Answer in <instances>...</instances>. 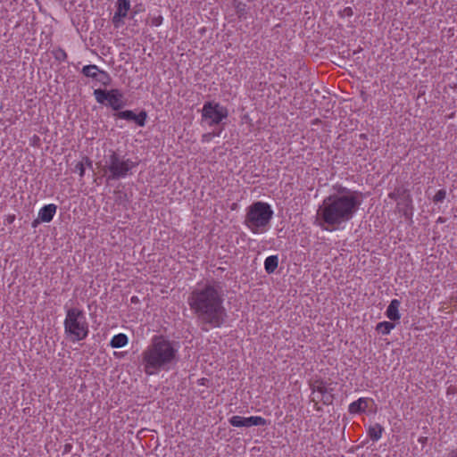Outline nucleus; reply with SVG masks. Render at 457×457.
Wrapping results in <instances>:
<instances>
[{
    "label": "nucleus",
    "instance_id": "f257e3e1",
    "mask_svg": "<svg viewBox=\"0 0 457 457\" xmlns=\"http://www.w3.org/2000/svg\"><path fill=\"white\" fill-rule=\"evenodd\" d=\"M361 204L359 192L339 187L323 199L316 212V223L324 230L334 231L350 221Z\"/></svg>",
    "mask_w": 457,
    "mask_h": 457
},
{
    "label": "nucleus",
    "instance_id": "f03ea898",
    "mask_svg": "<svg viewBox=\"0 0 457 457\" xmlns=\"http://www.w3.org/2000/svg\"><path fill=\"white\" fill-rule=\"evenodd\" d=\"M222 303L220 291L211 285L195 289L188 298V304L198 319L212 327H219L224 320L226 311Z\"/></svg>",
    "mask_w": 457,
    "mask_h": 457
},
{
    "label": "nucleus",
    "instance_id": "7ed1b4c3",
    "mask_svg": "<svg viewBox=\"0 0 457 457\" xmlns=\"http://www.w3.org/2000/svg\"><path fill=\"white\" fill-rule=\"evenodd\" d=\"M179 343L164 336H154L142 353L141 364L146 375H155L168 370L178 361Z\"/></svg>",
    "mask_w": 457,
    "mask_h": 457
},
{
    "label": "nucleus",
    "instance_id": "20e7f679",
    "mask_svg": "<svg viewBox=\"0 0 457 457\" xmlns=\"http://www.w3.org/2000/svg\"><path fill=\"white\" fill-rule=\"evenodd\" d=\"M273 213L269 204L255 202L247 208L245 224L253 234H263L270 227Z\"/></svg>",
    "mask_w": 457,
    "mask_h": 457
},
{
    "label": "nucleus",
    "instance_id": "39448f33",
    "mask_svg": "<svg viewBox=\"0 0 457 457\" xmlns=\"http://www.w3.org/2000/svg\"><path fill=\"white\" fill-rule=\"evenodd\" d=\"M64 331L74 341L85 339L89 332L88 324L82 310L70 308L64 320Z\"/></svg>",
    "mask_w": 457,
    "mask_h": 457
},
{
    "label": "nucleus",
    "instance_id": "423d86ee",
    "mask_svg": "<svg viewBox=\"0 0 457 457\" xmlns=\"http://www.w3.org/2000/svg\"><path fill=\"white\" fill-rule=\"evenodd\" d=\"M138 162L125 159L116 151L109 150L106 156L105 169L110 172L109 179H120L132 174V170L137 168Z\"/></svg>",
    "mask_w": 457,
    "mask_h": 457
},
{
    "label": "nucleus",
    "instance_id": "0eeeda50",
    "mask_svg": "<svg viewBox=\"0 0 457 457\" xmlns=\"http://www.w3.org/2000/svg\"><path fill=\"white\" fill-rule=\"evenodd\" d=\"M94 96L98 104L110 106L115 112L121 110L126 105L123 93L117 88L111 90L97 88L94 90Z\"/></svg>",
    "mask_w": 457,
    "mask_h": 457
},
{
    "label": "nucleus",
    "instance_id": "6e6552de",
    "mask_svg": "<svg viewBox=\"0 0 457 457\" xmlns=\"http://www.w3.org/2000/svg\"><path fill=\"white\" fill-rule=\"evenodd\" d=\"M388 197L396 201V210L406 219L411 220L413 216L412 197L409 190L403 187L395 188L388 194Z\"/></svg>",
    "mask_w": 457,
    "mask_h": 457
},
{
    "label": "nucleus",
    "instance_id": "1a4fd4ad",
    "mask_svg": "<svg viewBox=\"0 0 457 457\" xmlns=\"http://www.w3.org/2000/svg\"><path fill=\"white\" fill-rule=\"evenodd\" d=\"M227 117L226 108L220 107L219 104L206 102L203 107V118L210 125L220 123Z\"/></svg>",
    "mask_w": 457,
    "mask_h": 457
},
{
    "label": "nucleus",
    "instance_id": "9d476101",
    "mask_svg": "<svg viewBox=\"0 0 457 457\" xmlns=\"http://www.w3.org/2000/svg\"><path fill=\"white\" fill-rule=\"evenodd\" d=\"M230 425H232L234 427H238V428L265 426V425H267V420L261 416H250V417L233 416L232 418H230Z\"/></svg>",
    "mask_w": 457,
    "mask_h": 457
},
{
    "label": "nucleus",
    "instance_id": "9b49d317",
    "mask_svg": "<svg viewBox=\"0 0 457 457\" xmlns=\"http://www.w3.org/2000/svg\"><path fill=\"white\" fill-rule=\"evenodd\" d=\"M130 10V0H117L116 12L112 19V22L115 28H120L124 24L123 19L128 17Z\"/></svg>",
    "mask_w": 457,
    "mask_h": 457
},
{
    "label": "nucleus",
    "instance_id": "f8f14e48",
    "mask_svg": "<svg viewBox=\"0 0 457 457\" xmlns=\"http://www.w3.org/2000/svg\"><path fill=\"white\" fill-rule=\"evenodd\" d=\"M113 116L118 119L126 120L128 121H134L139 127H144L145 125L147 113L145 111H141L138 114H136L131 110L126 111H118L113 113Z\"/></svg>",
    "mask_w": 457,
    "mask_h": 457
},
{
    "label": "nucleus",
    "instance_id": "ddd939ff",
    "mask_svg": "<svg viewBox=\"0 0 457 457\" xmlns=\"http://www.w3.org/2000/svg\"><path fill=\"white\" fill-rule=\"evenodd\" d=\"M372 402V399L368 397H360L358 400L351 403L348 406V411L350 414H360L366 411L369 403Z\"/></svg>",
    "mask_w": 457,
    "mask_h": 457
},
{
    "label": "nucleus",
    "instance_id": "4468645a",
    "mask_svg": "<svg viewBox=\"0 0 457 457\" xmlns=\"http://www.w3.org/2000/svg\"><path fill=\"white\" fill-rule=\"evenodd\" d=\"M56 211L57 206L54 204H49L43 206L38 212L39 220H41L42 222H50L53 220Z\"/></svg>",
    "mask_w": 457,
    "mask_h": 457
},
{
    "label": "nucleus",
    "instance_id": "2eb2a0df",
    "mask_svg": "<svg viewBox=\"0 0 457 457\" xmlns=\"http://www.w3.org/2000/svg\"><path fill=\"white\" fill-rule=\"evenodd\" d=\"M400 301L398 299H393L386 311V317L393 321L399 320L401 315L399 313Z\"/></svg>",
    "mask_w": 457,
    "mask_h": 457
},
{
    "label": "nucleus",
    "instance_id": "dca6fc26",
    "mask_svg": "<svg viewBox=\"0 0 457 457\" xmlns=\"http://www.w3.org/2000/svg\"><path fill=\"white\" fill-rule=\"evenodd\" d=\"M278 266V255H270L268 256L264 261V269L268 274H272L275 272Z\"/></svg>",
    "mask_w": 457,
    "mask_h": 457
},
{
    "label": "nucleus",
    "instance_id": "f3484780",
    "mask_svg": "<svg viewBox=\"0 0 457 457\" xmlns=\"http://www.w3.org/2000/svg\"><path fill=\"white\" fill-rule=\"evenodd\" d=\"M384 428L380 424L376 423L368 429V436L372 441H378L382 437Z\"/></svg>",
    "mask_w": 457,
    "mask_h": 457
},
{
    "label": "nucleus",
    "instance_id": "a211bd4d",
    "mask_svg": "<svg viewBox=\"0 0 457 457\" xmlns=\"http://www.w3.org/2000/svg\"><path fill=\"white\" fill-rule=\"evenodd\" d=\"M128 337L125 334L120 333L112 338L110 345L112 348H121L128 344Z\"/></svg>",
    "mask_w": 457,
    "mask_h": 457
},
{
    "label": "nucleus",
    "instance_id": "6ab92c4d",
    "mask_svg": "<svg viewBox=\"0 0 457 457\" xmlns=\"http://www.w3.org/2000/svg\"><path fill=\"white\" fill-rule=\"evenodd\" d=\"M96 80L104 87L110 86L112 83V78L110 74L105 71L100 70L99 68Z\"/></svg>",
    "mask_w": 457,
    "mask_h": 457
},
{
    "label": "nucleus",
    "instance_id": "aec40b11",
    "mask_svg": "<svg viewBox=\"0 0 457 457\" xmlns=\"http://www.w3.org/2000/svg\"><path fill=\"white\" fill-rule=\"evenodd\" d=\"M98 67L95 64L86 65L82 68V74L87 78L96 79L97 76Z\"/></svg>",
    "mask_w": 457,
    "mask_h": 457
},
{
    "label": "nucleus",
    "instance_id": "412c9836",
    "mask_svg": "<svg viewBox=\"0 0 457 457\" xmlns=\"http://www.w3.org/2000/svg\"><path fill=\"white\" fill-rule=\"evenodd\" d=\"M394 328L395 325L393 323L389 321H382L377 324L376 329L382 335H388Z\"/></svg>",
    "mask_w": 457,
    "mask_h": 457
},
{
    "label": "nucleus",
    "instance_id": "4be33fe9",
    "mask_svg": "<svg viewBox=\"0 0 457 457\" xmlns=\"http://www.w3.org/2000/svg\"><path fill=\"white\" fill-rule=\"evenodd\" d=\"M84 163L87 164V166L91 167L92 166V161L87 156H85L83 158V162H78L76 164L75 170L79 172V176L80 177H83L85 175Z\"/></svg>",
    "mask_w": 457,
    "mask_h": 457
},
{
    "label": "nucleus",
    "instance_id": "5701e85b",
    "mask_svg": "<svg viewBox=\"0 0 457 457\" xmlns=\"http://www.w3.org/2000/svg\"><path fill=\"white\" fill-rule=\"evenodd\" d=\"M54 57L59 62H64L67 59V54L62 48H57L53 52Z\"/></svg>",
    "mask_w": 457,
    "mask_h": 457
},
{
    "label": "nucleus",
    "instance_id": "b1692460",
    "mask_svg": "<svg viewBox=\"0 0 457 457\" xmlns=\"http://www.w3.org/2000/svg\"><path fill=\"white\" fill-rule=\"evenodd\" d=\"M445 197H446V191L445 189H440L434 195L433 201L435 203H441L445 199Z\"/></svg>",
    "mask_w": 457,
    "mask_h": 457
},
{
    "label": "nucleus",
    "instance_id": "393cba45",
    "mask_svg": "<svg viewBox=\"0 0 457 457\" xmlns=\"http://www.w3.org/2000/svg\"><path fill=\"white\" fill-rule=\"evenodd\" d=\"M317 391L319 393H320L321 395H324L327 393V387L323 385V383H320L318 386H315V388L313 389V391Z\"/></svg>",
    "mask_w": 457,
    "mask_h": 457
},
{
    "label": "nucleus",
    "instance_id": "a878e982",
    "mask_svg": "<svg viewBox=\"0 0 457 457\" xmlns=\"http://www.w3.org/2000/svg\"><path fill=\"white\" fill-rule=\"evenodd\" d=\"M162 16L155 17L152 20V25L160 26L162 24Z\"/></svg>",
    "mask_w": 457,
    "mask_h": 457
},
{
    "label": "nucleus",
    "instance_id": "bb28decb",
    "mask_svg": "<svg viewBox=\"0 0 457 457\" xmlns=\"http://www.w3.org/2000/svg\"><path fill=\"white\" fill-rule=\"evenodd\" d=\"M237 12H238L239 16L240 17L243 16L244 12L245 10V5L239 4H237Z\"/></svg>",
    "mask_w": 457,
    "mask_h": 457
},
{
    "label": "nucleus",
    "instance_id": "cd10ccee",
    "mask_svg": "<svg viewBox=\"0 0 457 457\" xmlns=\"http://www.w3.org/2000/svg\"><path fill=\"white\" fill-rule=\"evenodd\" d=\"M344 12L345 15L347 16H352L353 15V10L351 7H346L344 9Z\"/></svg>",
    "mask_w": 457,
    "mask_h": 457
},
{
    "label": "nucleus",
    "instance_id": "c85d7f7f",
    "mask_svg": "<svg viewBox=\"0 0 457 457\" xmlns=\"http://www.w3.org/2000/svg\"><path fill=\"white\" fill-rule=\"evenodd\" d=\"M40 222H42V220H39V217L37 216V219H36V220H34L32 221V227H33L34 228H37Z\"/></svg>",
    "mask_w": 457,
    "mask_h": 457
},
{
    "label": "nucleus",
    "instance_id": "c756f323",
    "mask_svg": "<svg viewBox=\"0 0 457 457\" xmlns=\"http://www.w3.org/2000/svg\"><path fill=\"white\" fill-rule=\"evenodd\" d=\"M138 302V299L137 296H132L131 297V303H137Z\"/></svg>",
    "mask_w": 457,
    "mask_h": 457
},
{
    "label": "nucleus",
    "instance_id": "7c9ffc66",
    "mask_svg": "<svg viewBox=\"0 0 457 457\" xmlns=\"http://www.w3.org/2000/svg\"><path fill=\"white\" fill-rule=\"evenodd\" d=\"M449 457H457V450L453 452V453H451Z\"/></svg>",
    "mask_w": 457,
    "mask_h": 457
}]
</instances>
